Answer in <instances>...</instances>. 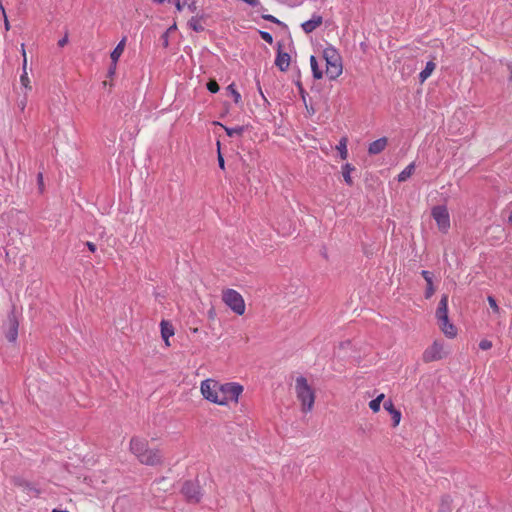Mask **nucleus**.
<instances>
[{
    "mask_svg": "<svg viewBox=\"0 0 512 512\" xmlns=\"http://www.w3.org/2000/svg\"><path fill=\"white\" fill-rule=\"evenodd\" d=\"M200 392L205 400L219 406H228L239 402L243 386L236 382L221 383L209 378L201 382Z\"/></svg>",
    "mask_w": 512,
    "mask_h": 512,
    "instance_id": "nucleus-1",
    "label": "nucleus"
},
{
    "mask_svg": "<svg viewBox=\"0 0 512 512\" xmlns=\"http://www.w3.org/2000/svg\"><path fill=\"white\" fill-rule=\"evenodd\" d=\"M129 450L143 465L156 466L163 462L161 451L157 448H150L148 440L145 438L132 437L129 443Z\"/></svg>",
    "mask_w": 512,
    "mask_h": 512,
    "instance_id": "nucleus-2",
    "label": "nucleus"
},
{
    "mask_svg": "<svg viewBox=\"0 0 512 512\" xmlns=\"http://www.w3.org/2000/svg\"><path fill=\"white\" fill-rule=\"evenodd\" d=\"M294 390L297 400L301 404V410L303 412L311 411L315 402V391L307 379L303 376L296 377Z\"/></svg>",
    "mask_w": 512,
    "mask_h": 512,
    "instance_id": "nucleus-3",
    "label": "nucleus"
},
{
    "mask_svg": "<svg viewBox=\"0 0 512 512\" xmlns=\"http://www.w3.org/2000/svg\"><path fill=\"white\" fill-rule=\"evenodd\" d=\"M322 60L326 62L325 73L330 80H334L342 74V58L335 48L329 46L323 49Z\"/></svg>",
    "mask_w": 512,
    "mask_h": 512,
    "instance_id": "nucleus-4",
    "label": "nucleus"
},
{
    "mask_svg": "<svg viewBox=\"0 0 512 512\" xmlns=\"http://www.w3.org/2000/svg\"><path fill=\"white\" fill-rule=\"evenodd\" d=\"M222 301L237 315L245 313L246 305L242 295L234 289H224L222 291Z\"/></svg>",
    "mask_w": 512,
    "mask_h": 512,
    "instance_id": "nucleus-5",
    "label": "nucleus"
},
{
    "mask_svg": "<svg viewBox=\"0 0 512 512\" xmlns=\"http://www.w3.org/2000/svg\"><path fill=\"white\" fill-rule=\"evenodd\" d=\"M431 216L436 221L440 232L447 233L450 228V216L445 205H437L431 209Z\"/></svg>",
    "mask_w": 512,
    "mask_h": 512,
    "instance_id": "nucleus-6",
    "label": "nucleus"
},
{
    "mask_svg": "<svg viewBox=\"0 0 512 512\" xmlns=\"http://www.w3.org/2000/svg\"><path fill=\"white\" fill-rule=\"evenodd\" d=\"M446 356L444 352L443 344L439 341H434L433 344L428 347L423 353V361L425 363L438 361Z\"/></svg>",
    "mask_w": 512,
    "mask_h": 512,
    "instance_id": "nucleus-7",
    "label": "nucleus"
},
{
    "mask_svg": "<svg viewBox=\"0 0 512 512\" xmlns=\"http://www.w3.org/2000/svg\"><path fill=\"white\" fill-rule=\"evenodd\" d=\"M181 492L189 502L198 503L201 500L200 486L196 482L186 481L181 488Z\"/></svg>",
    "mask_w": 512,
    "mask_h": 512,
    "instance_id": "nucleus-8",
    "label": "nucleus"
},
{
    "mask_svg": "<svg viewBox=\"0 0 512 512\" xmlns=\"http://www.w3.org/2000/svg\"><path fill=\"white\" fill-rule=\"evenodd\" d=\"M384 409L392 416V426L396 427L399 425L401 420V412L400 410L396 409L392 400H387L383 404Z\"/></svg>",
    "mask_w": 512,
    "mask_h": 512,
    "instance_id": "nucleus-9",
    "label": "nucleus"
},
{
    "mask_svg": "<svg viewBox=\"0 0 512 512\" xmlns=\"http://www.w3.org/2000/svg\"><path fill=\"white\" fill-rule=\"evenodd\" d=\"M388 144L387 137H381L369 144L368 153L370 155H377L385 150Z\"/></svg>",
    "mask_w": 512,
    "mask_h": 512,
    "instance_id": "nucleus-10",
    "label": "nucleus"
},
{
    "mask_svg": "<svg viewBox=\"0 0 512 512\" xmlns=\"http://www.w3.org/2000/svg\"><path fill=\"white\" fill-rule=\"evenodd\" d=\"M436 318L438 320L445 319L448 317V295L443 294L438 303V307L436 309Z\"/></svg>",
    "mask_w": 512,
    "mask_h": 512,
    "instance_id": "nucleus-11",
    "label": "nucleus"
},
{
    "mask_svg": "<svg viewBox=\"0 0 512 512\" xmlns=\"http://www.w3.org/2000/svg\"><path fill=\"white\" fill-rule=\"evenodd\" d=\"M442 332L449 338H454L457 335L456 327L449 321V317L438 320Z\"/></svg>",
    "mask_w": 512,
    "mask_h": 512,
    "instance_id": "nucleus-12",
    "label": "nucleus"
},
{
    "mask_svg": "<svg viewBox=\"0 0 512 512\" xmlns=\"http://www.w3.org/2000/svg\"><path fill=\"white\" fill-rule=\"evenodd\" d=\"M18 321L15 317L9 318V327L6 332V338L9 342H15L18 337Z\"/></svg>",
    "mask_w": 512,
    "mask_h": 512,
    "instance_id": "nucleus-13",
    "label": "nucleus"
},
{
    "mask_svg": "<svg viewBox=\"0 0 512 512\" xmlns=\"http://www.w3.org/2000/svg\"><path fill=\"white\" fill-rule=\"evenodd\" d=\"M275 65L281 70L286 71L290 65V55L286 52L278 50Z\"/></svg>",
    "mask_w": 512,
    "mask_h": 512,
    "instance_id": "nucleus-14",
    "label": "nucleus"
},
{
    "mask_svg": "<svg viewBox=\"0 0 512 512\" xmlns=\"http://www.w3.org/2000/svg\"><path fill=\"white\" fill-rule=\"evenodd\" d=\"M161 327V336L165 342L166 346H170L169 338L174 335V328L173 326L165 320H162L160 323Z\"/></svg>",
    "mask_w": 512,
    "mask_h": 512,
    "instance_id": "nucleus-15",
    "label": "nucleus"
},
{
    "mask_svg": "<svg viewBox=\"0 0 512 512\" xmlns=\"http://www.w3.org/2000/svg\"><path fill=\"white\" fill-rule=\"evenodd\" d=\"M20 83L24 89V93H29L32 90L31 81L27 72V59L22 63V74L20 76Z\"/></svg>",
    "mask_w": 512,
    "mask_h": 512,
    "instance_id": "nucleus-16",
    "label": "nucleus"
},
{
    "mask_svg": "<svg viewBox=\"0 0 512 512\" xmlns=\"http://www.w3.org/2000/svg\"><path fill=\"white\" fill-rule=\"evenodd\" d=\"M125 44H126V38L124 37L118 44L117 46L114 48V50L111 52V60H112V64H114V68L116 67L117 65V62L119 60V58L121 57V55L123 54L124 52V49H125Z\"/></svg>",
    "mask_w": 512,
    "mask_h": 512,
    "instance_id": "nucleus-17",
    "label": "nucleus"
},
{
    "mask_svg": "<svg viewBox=\"0 0 512 512\" xmlns=\"http://www.w3.org/2000/svg\"><path fill=\"white\" fill-rule=\"evenodd\" d=\"M320 25V16H313L312 19L302 23V29L306 33L314 31Z\"/></svg>",
    "mask_w": 512,
    "mask_h": 512,
    "instance_id": "nucleus-18",
    "label": "nucleus"
},
{
    "mask_svg": "<svg viewBox=\"0 0 512 512\" xmlns=\"http://www.w3.org/2000/svg\"><path fill=\"white\" fill-rule=\"evenodd\" d=\"M355 169L356 168L353 165H351L350 163H346L345 165L342 166V175H343L344 181L349 186H352L354 183L352 180V177H351V173L353 171H355Z\"/></svg>",
    "mask_w": 512,
    "mask_h": 512,
    "instance_id": "nucleus-19",
    "label": "nucleus"
},
{
    "mask_svg": "<svg viewBox=\"0 0 512 512\" xmlns=\"http://www.w3.org/2000/svg\"><path fill=\"white\" fill-rule=\"evenodd\" d=\"M436 64L433 61H428L425 68L419 74V80L423 83L434 71Z\"/></svg>",
    "mask_w": 512,
    "mask_h": 512,
    "instance_id": "nucleus-20",
    "label": "nucleus"
},
{
    "mask_svg": "<svg viewBox=\"0 0 512 512\" xmlns=\"http://www.w3.org/2000/svg\"><path fill=\"white\" fill-rule=\"evenodd\" d=\"M415 170V162L410 163L403 171H401L398 175L399 182H405Z\"/></svg>",
    "mask_w": 512,
    "mask_h": 512,
    "instance_id": "nucleus-21",
    "label": "nucleus"
},
{
    "mask_svg": "<svg viewBox=\"0 0 512 512\" xmlns=\"http://www.w3.org/2000/svg\"><path fill=\"white\" fill-rule=\"evenodd\" d=\"M439 510L440 512L452 511V498L449 495L442 496Z\"/></svg>",
    "mask_w": 512,
    "mask_h": 512,
    "instance_id": "nucleus-22",
    "label": "nucleus"
},
{
    "mask_svg": "<svg viewBox=\"0 0 512 512\" xmlns=\"http://www.w3.org/2000/svg\"><path fill=\"white\" fill-rule=\"evenodd\" d=\"M384 397V394H380L375 399L369 402V407L373 412H378L380 410V404Z\"/></svg>",
    "mask_w": 512,
    "mask_h": 512,
    "instance_id": "nucleus-23",
    "label": "nucleus"
},
{
    "mask_svg": "<svg viewBox=\"0 0 512 512\" xmlns=\"http://www.w3.org/2000/svg\"><path fill=\"white\" fill-rule=\"evenodd\" d=\"M346 138H342L339 142V145L336 146V148L339 150L340 158L342 160H345L348 156L347 148H346Z\"/></svg>",
    "mask_w": 512,
    "mask_h": 512,
    "instance_id": "nucleus-24",
    "label": "nucleus"
},
{
    "mask_svg": "<svg viewBox=\"0 0 512 512\" xmlns=\"http://www.w3.org/2000/svg\"><path fill=\"white\" fill-rule=\"evenodd\" d=\"M227 90L228 92L231 94V96L233 97L234 99V102L236 104H239L241 102V94L237 91L236 87H235V84H230L228 87H227Z\"/></svg>",
    "mask_w": 512,
    "mask_h": 512,
    "instance_id": "nucleus-25",
    "label": "nucleus"
},
{
    "mask_svg": "<svg viewBox=\"0 0 512 512\" xmlns=\"http://www.w3.org/2000/svg\"><path fill=\"white\" fill-rule=\"evenodd\" d=\"M310 63H311V69H312L314 78L320 79V70L318 68V61L314 55H312L310 57Z\"/></svg>",
    "mask_w": 512,
    "mask_h": 512,
    "instance_id": "nucleus-26",
    "label": "nucleus"
},
{
    "mask_svg": "<svg viewBox=\"0 0 512 512\" xmlns=\"http://www.w3.org/2000/svg\"><path fill=\"white\" fill-rule=\"evenodd\" d=\"M207 89L211 92V93H217L219 91V85L218 83L215 81V80H210L208 83H207Z\"/></svg>",
    "mask_w": 512,
    "mask_h": 512,
    "instance_id": "nucleus-27",
    "label": "nucleus"
},
{
    "mask_svg": "<svg viewBox=\"0 0 512 512\" xmlns=\"http://www.w3.org/2000/svg\"><path fill=\"white\" fill-rule=\"evenodd\" d=\"M421 275L427 284H431V281H433V274L430 271L422 270Z\"/></svg>",
    "mask_w": 512,
    "mask_h": 512,
    "instance_id": "nucleus-28",
    "label": "nucleus"
},
{
    "mask_svg": "<svg viewBox=\"0 0 512 512\" xmlns=\"http://www.w3.org/2000/svg\"><path fill=\"white\" fill-rule=\"evenodd\" d=\"M488 302L490 307L493 309L495 313L499 312V306L497 305V302L493 296H488Z\"/></svg>",
    "mask_w": 512,
    "mask_h": 512,
    "instance_id": "nucleus-29",
    "label": "nucleus"
},
{
    "mask_svg": "<svg viewBox=\"0 0 512 512\" xmlns=\"http://www.w3.org/2000/svg\"><path fill=\"white\" fill-rule=\"evenodd\" d=\"M492 347V342L487 339H483L479 343V348L481 350H489Z\"/></svg>",
    "mask_w": 512,
    "mask_h": 512,
    "instance_id": "nucleus-30",
    "label": "nucleus"
},
{
    "mask_svg": "<svg viewBox=\"0 0 512 512\" xmlns=\"http://www.w3.org/2000/svg\"><path fill=\"white\" fill-rule=\"evenodd\" d=\"M260 36L267 43H269V44L273 43V37L270 33L266 32V31H260Z\"/></svg>",
    "mask_w": 512,
    "mask_h": 512,
    "instance_id": "nucleus-31",
    "label": "nucleus"
},
{
    "mask_svg": "<svg viewBox=\"0 0 512 512\" xmlns=\"http://www.w3.org/2000/svg\"><path fill=\"white\" fill-rule=\"evenodd\" d=\"M435 292L433 281H431V284H427L426 291H425V298H430Z\"/></svg>",
    "mask_w": 512,
    "mask_h": 512,
    "instance_id": "nucleus-32",
    "label": "nucleus"
},
{
    "mask_svg": "<svg viewBox=\"0 0 512 512\" xmlns=\"http://www.w3.org/2000/svg\"><path fill=\"white\" fill-rule=\"evenodd\" d=\"M228 136H233L234 134L240 135L242 133V128H225Z\"/></svg>",
    "mask_w": 512,
    "mask_h": 512,
    "instance_id": "nucleus-33",
    "label": "nucleus"
},
{
    "mask_svg": "<svg viewBox=\"0 0 512 512\" xmlns=\"http://www.w3.org/2000/svg\"><path fill=\"white\" fill-rule=\"evenodd\" d=\"M262 18L264 20H267V21H270V22H273V23H276V24H280L281 23L276 17H274L271 14H263Z\"/></svg>",
    "mask_w": 512,
    "mask_h": 512,
    "instance_id": "nucleus-34",
    "label": "nucleus"
},
{
    "mask_svg": "<svg viewBox=\"0 0 512 512\" xmlns=\"http://www.w3.org/2000/svg\"><path fill=\"white\" fill-rule=\"evenodd\" d=\"M27 94L28 93H24V97L18 102V107L20 108L21 111H24L25 108H26V105H27Z\"/></svg>",
    "mask_w": 512,
    "mask_h": 512,
    "instance_id": "nucleus-35",
    "label": "nucleus"
},
{
    "mask_svg": "<svg viewBox=\"0 0 512 512\" xmlns=\"http://www.w3.org/2000/svg\"><path fill=\"white\" fill-rule=\"evenodd\" d=\"M19 485H22V483H20ZM23 487L28 491V492H33L36 496L39 495V490H37L36 488L32 487L30 484L28 483H24L23 484Z\"/></svg>",
    "mask_w": 512,
    "mask_h": 512,
    "instance_id": "nucleus-36",
    "label": "nucleus"
},
{
    "mask_svg": "<svg viewBox=\"0 0 512 512\" xmlns=\"http://www.w3.org/2000/svg\"><path fill=\"white\" fill-rule=\"evenodd\" d=\"M218 163H219V167L222 170H224L225 169V162H224V158L222 157L220 152L218 153Z\"/></svg>",
    "mask_w": 512,
    "mask_h": 512,
    "instance_id": "nucleus-37",
    "label": "nucleus"
},
{
    "mask_svg": "<svg viewBox=\"0 0 512 512\" xmlns=\"http://www.w3.org/2000/svg\"><path fill=\"white\" fill-rule=\"evenodd\" d=\"M3 20H4V27H5V30H6V31H9L11 26H10V22H9V20H8V18H7L6 13H4V15H3Z\"/></svg>",
    "mask_w": 512,
    "mask_h": 512,
    "instance_id": "nucleus-38",
    "label": "nucleus"
},
{
    "mask_svg": "<svg viewBox=\"0 0 512 512\" xmlns=\"http://www.w3.org/2000/svg\"><path fill=\"white\" fill-rule=\"evenodd\" d=\"M302 99H303V101H304V103H305V106H306L307 111H308L309 113H311V114H314V113H315V109H314L313 107H309V106L307 105V103H306V98H305L304 94H302Z\"/></svg>",
    "mask_w": 512,
    "mask_h": 512,
    "instance_id": "nucleus-39",
    "label": "nucleus"
},
{
    "mask_svg": "<svg viewBox=\"0 0 512 512\" xmlns=\"http://www.w3.org/2000/svg\"><path fill=\"white\" fill-rule=\"evenodd\" d=\"M350 345H351V342H350V341L341 342V343L339 344L338 349H339V350H342V349H345V348L349 347Z\"/></svg>",
    "mask_w": 512,
    "mask_h": 512,
    "instance_id": "nucleus-40",
    "label": "nucleus"
},
{
    "mask_svg": "<svg viewBox=\"0 0 512 512\" xmlns=\"http://www.w3.org/2000/svg\"><path fill=\"white\" fill-rule=\"evenodd\" d=\"M86 246L88 247V249L91 251V252H95L96 251V245L92 242H87L86 243Z\"/></svg>",
    "mask_w": 512,
    "mask_h": 512,
    "instance_id": "nucleus-41",
    "label": "nucleus"
},
{
    "mask_svg": "<svg viewBox=\"0 0 512 512\" xmlns=\"http://www.w3.org/2000/svg\"><path fill=\"white\" fill-rule=\"evenodd\" d=\"M67 42H68V38L64 37V38H62L61 40L58 41V45L60 47H63V46H65L67 44Z\"/></svg>",
    "mask_w": 512,
    "mask_h": 512,
    "instance_id": "nucleus-42",
    "label": "nucleus"
},
{
    "mask_svg": "<svg viewBox=\"0 0 512 512\" xmlns=\"http://www.w3.org/2000/svg\"><path fill=\"white\" fill-rule=\"evenodd\" d=\"M21 54L23 56V61H25V59H27V56H26V50H25L24 44H21Z\"/></svg>",
    "mask_w": 512,
    "mask_h": 512,
    "instance_id": "nucleus-43",
    "label": "nucleus"
},
{
    "mask_svg": "<svg viewBox=\"0 0 512 512\" xmlns=\"http://www.w3.org/2000/svg\"><path fill=\"white\" fill-rule=\"evenodd\" d=\"M38 181L40 185H43V175L41 173L38 174Z\"/></svg>",
    "mask_w": 512,
    "mask_h": 512,
    "instance_id": "nucleus-44",
    "label": "nucleus"
},
{
    "mask_svg": "<svg viewBox=\"0 0 512 512\" xmlns=\"http://www.w3.org/2000/svg\"><path fill=\"white\" fill-rule=\"evenodd\" d=\"M115 69H116V67L114 68V64H113L112 67L109 70V73L113 74L115 72Z\"/></svg>",
    "mask_w": 512,
    "mask_h": 512,
    "instance_id": "nucleus-45",
    "label": "nucleus"
},
{
    "mask_svg": "<svg viewBox=\"0 0 512 512\" xmlns=\"http://www.w3.org/2000/svg\"><path fill=\"white\" fill-rule=\"evenodd\" d=\"M508 222L512 225V211L509 214Z\"/></svg>",
    "mask_w": 512,
    "mask_h": 512,
    "instance_id": "nucleus-46",
    "label": "nucleus"
},
{
    "mask_svg": "<svg viewBox=\"0 0 512 512\" xmlns=\"http://www.w3.org/2000/svg\"><path fill=\"white\" fill-rule=\"evenodd\" d=\"M52 512H69L67 510H58V509H53Z\"/></svg>",
    "mask_w": 512,
    "mask_h": 512,
    "instance_id": "nucleus-47",
    "label": "nucleus"
},
{
    "mask_svg": "<svg viewBox=\"0 0 512 512\" xmlns=\"http://www.w3.org/2000/svg\"><path fill=\"white\" fill-rule=\"evenodd\" d=\"M192 332H193V333H197V332H198V328H193V329H192Z\"/></svg>",
    "mask_w": 512,
    "mask_h": 512,
    "instance_id": "nucleus-48",
    "label": "nucleus"
},
{
    "mask_svg": "<svg viewBox=\"0 0 512 512\" xmlns=\"http://www.w3.org/2000/svg\"><path fill=\"white\" fill-rule=\"evenodd\" d=\"M155 1L158 2V3H163L164 2V0H155Z\"/></svg>",
    "mask_w": 512,
    "mask_h": 512,
    "instance_id": "nucleus-49",
    "label": "nucleus"
},
{
    "mask_svg": "<svg viewBox=\"0 0 512 512\" xmlns=\"http://www.w3.org/2000/svg\"><path fill=\"white\" fill-rule=\"evenodd\" d=\"M510 81H512V72H511V75H510V78H509Z\"/></svg>",
    "mask_w": 512,
    "mask_h": 512,
    "instance_id": "nucleus-50",
    "label": "nucleus"
}]
</instances>
